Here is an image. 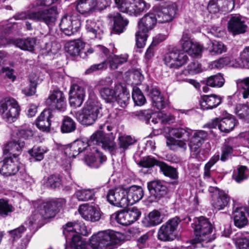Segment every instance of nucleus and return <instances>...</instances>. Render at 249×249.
<instances>
[{
    "label": "nucleus",
    "mask_w": 249,
    "mask_h": 249,
    "mask_svg": "<svg viewBox=\"0 0 249 249\" xmlns=\"http://www.w3.org/2000/svg\"><path fill=\"white\" fill-rule=\"evenodd\" d=\"M72 148L76 149L78 154L83 151H91L93 147L101 146L102 147L109 151H113L116 147L113 138L107 137L102 131H97L93 133L89 139L83 138L77 140L72 143Z\"/></svg>",
    "instance_id": "nucleus-1"
},
{
    "label": "nucleus",
    "mask_w": 249,
    "mask_h": 249,
    "mask_svg": "<svg viewBox=\"0 0 249 249\" xmlns=\"http://www.w3.org/2000/svg\"><path fill=\"white\" fill-rule=\"evenodd\" d=\"M192 227L196 235L195 238L193 240V243L196 244L204 242L207 243L214 239L215 237L210 236L213 226L208 218L203 216L195 217Z\"/></svg>",
    "instance_id": "nucleus-2"
},
{
    "label": "nucleus",
    "mask_w": 249,
    "mask_h": 249,
    "mask_svg": "<svg viewBox=\"0 0 249 249\" xmlns=\"http://www.w3.org/2000/svg\"><path fill=\"white\" fill-rule=\"evenodd\" d=\"M189 128H171L169 130V136L166 139V145L172 150L179 149L184 151L187 149V142L190 137Z\"/></svg>",
    "instance_id": "nucleus-3"
},
{
    "label": "nucleus",
    "mask_w": 249,
    "mask_h": 249,
    "mask_svg": "<svg viewBox=\"0 0 249 249\" xmlns=\"http://www.w3.org/2000/svg\"><path fill=\"white\" fill-rule=\"evenodd\" d=\"M120 241L114 231L106 230L93 235L89 240V244L93 249H113Z\"/></svg>",
    "instance_id": "nucleus-4"
},
{
    "label": "nucleus",
    "mask_w": 249,
    "mask_h": 249,
    "mask_svg": "<svg viewBox=\"0 0 249 249\" xmlns=\"http://www.w3.org/2000/svg\"><path fill=\"white\" fill-rule=\"evenodd\" d=\"M157 22L153 12L145 14L138 22V30L136 33V43L138 48H142L145 45L148 33L152 30Z\"/></svg>",
    "instance_id": "nucleus-5"
},
{
    "label": "nucleus",
    "mask_w": 249,
    "mask_h": 249,
    "mask_svg": "<svg viewBox=\"0 0 249 249\" xmlns=\"http://www.w3.org/2000/svg\"><path fill=\"white\" fill-rule=\"evenodd\" d=\"M37 204L38 209L33 215L36 216V220L54 217L65 206L66 200L61 198H53Z\"/></svg>",
    "instance_id": "nucleus-6"
},
{
    "label": "nucleus",
    "mask_w": 249,
    "mask_h": 249,
    "mask_svg": "<svg viewBox=\"0 0 249 249\" xmlns=\"http://www.w3.org/2000/svg\"><path fill=\"white\" fill-rule=\"evenodd\" d=\"M120 11L137 16L148 10L150 7L144 0H114Z\"/></svg>",
    "instance_id": "nucleus-7"
},
{
    "label": "nucleus",
    "mask_w": 249,
    "mask_h": 249,
    "mask_svg": "<svg viewBox=\"0 0 249 249\" xmlns=\"http://www.w3.org/2000/svg\"><path fill=\"white\" fill-rule=\"evenodd\" d=\"M111 2V0H78L76 10L85 16H89L105 9Z\"/></svg>",
    "instance_id": "nucleus-8"
},
{
    "label": "nucleus",
    "mask_w": 249,
    "mask_h": 249,
    "mask_svg": "<svg viewBox=\"0 0 249 249\" xmlns=\"http://www.w3.org/2000/svg\"><path fill=\"white\" fill-rule=\"evenodd\" d=\"M187 53L178 49L169 50L162 57L164 64L168 68L178 69L188 61Z\"/></svg>",
    "instance_id": "nucleus-9"
},
{
    "label": "nucleus",
    "mask_w": 249,
    "mask_h": 249,
    "mask_svg": "<svg viewBox=\"0 0 249 249\" xmlns=\"http://www.w3.org/2000/svg\"><path fill=\"white\" fill-rule=\"evenodd\" d=\"M80 25L79 16L77 12L75 11L65 15L59 24L61 31L68 36H71L77 32Z\"/></svg>",
    "instance_id": "nucleus-10"
},
{
    "label": "nucleus",
    "mask_w": 249,
    "mask_h": 249,
    "mask_svg": "<svg viewBox=\"0 0 249 249\" xmlns=\"http://www.w3.org/2000/svg\"><path fill=\"white\" fill-rule=\"evenodd\" d=\"M20 111L19 105L13 98H5L0 102V113L7 122H14Z\"/></svg>",
    "instance_id": "nucleus-11"
},
{
    "label": "nucleus",
    "mask_w": 249,
    "mask_h": 249,
    "mask_svg": "<svg viewBox=\"0 0 249 249\" xmlns=\"http://www.w3.org/2000/svg\"><path fill=\"white\" fill-rule=\"evenodd\" d=\"M208 134L203 130H195L193 133L189 143V147L192 153V156L198 160H203L205 156L200 149V147L206 140Z\"/></svg>",
    "instance_id": "nucleus-12"
},
{
    "label": "nucleus",
    "mask_w": 249,
    "mask_h": 249,
    "mask_svg": "<svg viewBox=\"0 0 249 249\" xmlns=\"http://www.w3.org/2000/svg\"><path fill=\"white\" fill-rule=\"evenodd\" d=\"M181 222L180 218L176 216L168 220L158 231V238L162 241H171L176 237V231Z\"/></svg>",
    "instance_id": "nucleus-13"
},
{
    "label": "nucleus",
    "mask_w": 249,
    "mask_h": 249,
    "mask_svg": "<svg viewBox=\"0 0 249 249\" xmlns=\"http://www.w3.org/2000/svg\"><path fill=\"white\" fill-rule=\"evenodd\" d=\"M100 108L94 103H87L82 112L77 115V119L83 125H91L97 119Z\"/></svg>",
    "instance_id": "nucleus-14"
},
{
    "label": "nucleus",
    "mask_w": 249,
    "mask_h": 249,
    "mask_svg": "<svg viewBox=\"0 0 249 249\" xmlns=\"http://www.w3.org/2000/svg\"><path fill=\"white\" fill-rule=\"evenodd\" d=\"M149 192L148 200L150 202H158L163 197L167 192L166 183L160 180H154L147 183Z\"/></svg>",
    "instance_id": "nucleus-15"
},
{
    "label": "nucleus",
    "mask_w": 249,
    "mask_h": 249,
    "mask_svg": "<svg viewBox=\"0 0 249 249\" xmlns=\"http://www.w3.org/2000/svg\"><path fill=\"white\" fill-rule=\"evenodd\" d=\"M141 212L136 207H133L127 211L116 213L111 215V219L124 226L130 225L139 219Z\"/></svg>",
    "instance_id": "nucleus-16"
},
{
    "label": "nucleus",
    "mask_w": 249,
    "mask_h": 249,
    "mask_svg": "<svg viewBox=\"0 0 249 249\" xmlns=\"http://www.w3.org/2000/svg\"><path fill=\"white\" fill-rule=\"evenodd\" d=\"M57 14V8L53 6L48 9L34 12L31 18L33 20L44 23L51 29L55 24Z\"/></svg>",
    "instance_id": "nucleus-17"
},
{
    "label": "nucleus",
    "mask_w": 249,
    "mask_h": 249,
    "mask_svg": "<svg viewBox=\"0 0 249 249\" xmlns=\"http://www.w3.org/2000/svg\"><path fill=\"white\" fill-rule=\"evenodd\" d=\"M125 189L119 187L108 190L107 194L108 202L115 206L124 208L128 206L127 199L125 198Z\"/></svg>",
    "instance_id": "nucleus-18"
},
{
    "label": "nucleus",
    "mask_w": 249,
    "mask_h": 249,
    "mask_svg": "<svg viewBox=\"0 0 249 249\" xmlns=\"http://www.w3.org/2000/svg\"><path fill=\"white\" fill-rule=\"evenodd\" d=\"M178 9L175 3H172L166 7L155 6L153 13L155 15L157 22L164 23L171 21L175 17Z\"/></svg>",
    "instance_id": "nucleus-19"
},
{
    "label": "nucleus",
    "mask_w": 249,
    "mask_h": 249,
    "mask_svg": "<svg viewBox=\"0 0 249 249\" xmlns=\"http://www.w3.org/2000/svg\"><path fill=\"white\" fill-rule=\"evenodd\" d=\"M46 102L53 109L60 111H64L66 108V98L63 92L60 90H53Z\"/></svg>",
    "instance_id": "nucleus-20"
},
{
    "label": "nucleus",
    "mask_w": 249,
    "mask_h": 249,
    "mask_svg": "<svg viewBox=\"0 0 249 249\" xmlns=\"http://www.w3.org/2000/svg\"><path fill=\"white\" fill-rule=\"evenodd\" d=\"M85 97V89L77 84H73L70 91L69 102L71 106L80 107L83 103Z\"/></svg>",
    "instance_id": "nucleus-21"
},
{
    "label": "nucleus",
    "mask_w": 249,
    "mask_h": 249,
    "mask_svg": "<svg viewBox=\"0 0 249 249\" xmlns=\"http://www.w3.org/2000/svg\"><path fill=\"white\" fill-rule=\"evenodd\" d=\"M78 211L81 216L87 221L95 222L98 221L101 218L99 210L87 204L80 205L78 208Z\"/></svg>",
    "instance_id": "nucleus-22"
},
{
    "label": "nucleus",
    "mask_w": 249,
    "mask_h": 249,
    "mask_svg": "<svg viewBox=\"0 0 249 249\" xmlns=\"http://www.w3.org/2000/svg\"><path fill=\"white\" fill-rule=\"evenodd\" d=\"M90 151L85 156V162L91 168H97L106 160V158L102 155L97 147H93Z\"/></svg>",
    "instance_id": "nucleus-23"
},
{
    "label": "nucleus",
    "mask_w": 249,
    "mask_h": 249,
    "mask_svg": "<svg viewBox=\"0 0 249 249\" xmlns=\"http://www.w3.org/2000/svg\"><path fill=\"white\" fill-rule=\"evenodd\" d=\"M238 146L237 139L236 138H229L225 139L221 147L220 160L226 161L232 155L234 149Z\"/></svg>",
    "instance_id": "nucleus-24"
},
{
    "label": "nucleus",
    "mask_w": 249,
    "mask_h": 249,
    "mask_svg": "<svg viewBox=\"0 0 249 249\" xmlns=\"http://www.w3.org/2000/svg\"><path fill=\"white\" fill-rule=\"evenodd\" d=\"M247 26L240 15L232 16L228 23V30L233 35L244 33Z\"/></svg>",
    "instance_id": "nucleus-25"
},
{
    "label": "nucleus",
    "mask_w": 249,
    "mask_h": 249,
    "mask_svg": "<svg viewBox=\"0 0 249 249\" xmlns=\"http://www.w3.org/2000/svg\"><path fill=\"white\" fill-rule=\"evenodd\" d=\"M107 18L110 21L113 22L114 30L119 34L124 32L129 22L127 19L124 18L118 12L109 13L107 15Z\"/></svg>",
    "instance_id": "nucleus-26"
},
{
    "label": "nucleus",
    "mask_w": 249,
    "mask_h": 249,
    "mask_svg": "<svg viewBox=\"0 0 249 249\" xmlns=\"http://www.w3.org/2000/svg\"><path fill=\"white\" fill-rule=\"evenodd\" d=\"M125 198L127 199L128 206L140 201L143 196L144 193L142 187L132 186L125 189Z\"/></svg>",
    "instance_id": "nucleus-27"
},
{
    "label": "nucleus",
    "mask_w": 249,
    "mask_h": 249,
    "mask_svg": "<svg viewBox=\"0 0 249 249\" xmlns=\"http://www.w3.org/2000/svg\"><path fill=\"white\" fill-rule=\"evenodd\" d=\"M24 145V142L20 140L9 142L3 147V153L5 155L9 154L10 156L12 155V158H18Z\"/></svg>",
    "instance_id": "nucleus-28"
},
{
    "label": "nucleus",
    "mask_w": 249,
    "mask_h": 249,
    "mask_svg": "<svg viewBox=\"0 0 249 249\" xmlns=\"http://www.w3.org/2000/svg\"><path fill=\"white\" fill-rule=\"evenodd\" d=\"M221 103V98L216 94L203 95L200 101L201 107L203 110L213 109Z\"/></svg>",
    "instance_id": "nucleus-29"
},
{
    "label": "nucleus",
    "mask_w": 249,
    "mask_h": 249,
    "mask_svg": "<svg viewBox=\"0 0 249 249\" xmlns=\"http://www.w3.org/2000/svg\"><path fill=\"white\" fill-rule=\"evenodd\" d=\"M117 141L118 148H117L116 146L115 149L113 151H110V152H116L118 150L120 153H124L130 146L134 145L137 142V140L135 137L127 135L119 136ZM115 144L116 145L115 143Z\"/></svg>",
    "instance_id": "nucleus-30"
},
{
    "label": "nucleus",
    "mask_w": 249,
    "mask_h": 249,
    "mask_svg": "<svg viewBox=\"0 0 249 249\" xmlns=\"http://www.w3.org/2000/svg\"><path fill=\"white\" fill-rule=\"evenodd\" d=\"M19 170L18 158L12 156L5 159L4 166L3 168V175L10 176L16 175Z\"/></svg>",
    "instance_id": "nucleus-31"
},
{
    "label": "nucleus",
    "mask_w": 249,
    "mask_h": 249,
    "mask_svg": "<svg viewBox=\"0 0 249 249\" xmlns=\"http://www.w3.org/2000/svg\"><path fill=\"white\" fill-rule=\"evenodd\" d=\"M52 117V114L50 110L43 111L36 120L37 127L43 131H49L51 125L50 119Z\"/></svg>",
    "instance_id": "nucleus-32"
},
{
    "label": "nucleus",
    "mask_w": 249,
    "mask_h": 249,
    "mask_svg": "<svg viewBox=\"0 0 249 249\" xmlns=\"http://www.w3.org/2000/svg\"><path fill=\"white\" fill-rule=\"evenodd\" d=\"M247 209L245 207H236L234 208L233 217L234 225L238 228H243L245 226L248 222L246 215Z\"/></svg>",
    "instance_id": "nucleus-33"
},
{
    "label": "nucleus",
    "mask_w": 249,
    "mask_h": 249,
    "mask_svg": "<svg viewBox=\"0 0 249 249\" xmlns=\"http://www.w3.org/2000/svg\"><path fill=\"white\" fill-rule=\"evenodd\" d=\"M230 197L224 191L219 192L215 196H213L212 205L218 211L224 209L229 204Z\"/></svg>",
    "instance_id": "nucleus-34"
},
{
    "label": "nucleus",
    "mask_w": 249,
    "mask_h": 249,
    "mask_svg": "<svg viewBox=\"0 0 249 249\" xmlns=\"http://www.w3.org/2000/svg\"><path fill=\"white\" fill-rule=\"evenodd\" d=\"M103 26L101 22H94L91 20H87L86 24V29L88 32L92 34V37L101 39L103 34Z\"/></svg>",
    "instance_id": "nucleus-35"
},
{
    "label": "nucleus",
    "mask_w": 249,
    "mask_h": 249,
    "mask_svg": "<svg viewBox=\"0 0 249 249\" xmlns=\"http://www.w3.org/2000/svg\"><path fill=\"white\" fill-rule=\"evenodd\" d=\"M12 43L21 50L32 52L34 50L36 40L33 37L18 38L12 40Z\"/></svg>",
    "instance_id": "nucleus-36"
},
{
    "label": "nucleus",
    "mask_w": 249,
    "mask_h": 249,
    "mask_svg": "<svg viewBox=\"0 0 249 249\" xmlns=\"http://www.w3.org/2000/svg\"><path fill=\"white\" fill-rule=\"evenodd\" d=\"M85 47V43L80 40L71 41L66 44L65 49L67 52L71 56H76L82 53V50Z\"/></svg>",
    "instance_id": "nucleus-37"
},
{
    "label": "nucleus",
    "mask_w": 249,
    "mask_h": 249,
    "mask_svg": "<svg viewBox=\"0 0 249 249\" xmlns=\"http://www.w3.org/2000/svg\"><path fill=\"white\" fill-rule=\"evenodd\" d=\"M107 57L110 68L113 70L117 69L119 66L126 62L128 59V55L127 54L114 55L110 54L109 52Z\"/></svg>",
    "instance_id": "nucleus-38"
},
{
    "label": "nucleus",
    "mask_w": 249,
    "mask_h": 249,
    "mask_svg": "<svg viewBox=\"0 0 249 249\" xmlns=\"http://www.w3.org/2000/svg\"><path fill=\"white\" fill-rule=\"evenodd\" d=\"M149 96L152 100L153 106L158 109L160 110L165 107V102L159 89H152Z\"/></svg>",
    "instance_id": "nucleus-39"
},
{
    "label": "nucleus",
    "mask_w": 249,
    "mask_h": 249,
    "mask_svg": "<svg viewBox=\"0 0 249 249\" xmlns=\"http://www.w3.org/2000/svg\"><path fill=\"white\" fill-rule=\"evenodd\" d=\"M235 125V120L231 116H228L220 120L218 128L221 131L229 133Z\"/></svg>",
    "instance_id": "nucleus-40"
},
{
    "label": "nucleus",
    "mask_w": 249,
    "mask_h": 249,
    "mask_svg": "<svg viewBox=\"0 0 249 249\" xmlns=\"http://www.w3.org/2000/svg\"><path fill=\"white\" fill-rule=\"evenodd\" d=\"M235 243L238 249H249V232H238L235 235Z\"/></svg>",
    "instance_id": "nucleus-41"
},
{
    "label": "nucleus",
    "mask_w": 249,
    "mask_h": 249,
    "mask_svg": "<svg viewBox=\"0 0 249 249\" xmlns=\"http://www.w3.org/2000/svg\"><path fill=\"white\" fill-rule=\"evenodd\" d=\"M207 45L206 50L211 55L221 54L226 51V46L221 42L210 41Z\"/></svg>",
    "instance_id": "nucleus-42"
},
{
    "label": "nucleus",
    "mask_w": 249,
    "mask_h": 249,
    "mask_svg": "<svg viewBox=\"0 0 249 249\" xmlns=\"http://www.w3.org/2000/svg\"><path fill=\"white\" fill-rule=\"evenodd\" d=\"M117 91L109 88H103L100 89L102 98L107 103H113L116 100Z\"/></svg>",
    "instance_id": "nucleus-43"
},
{
    "label": "nucleus",
    "mask_w": 249,
    "mask_h": 249,
    "mask_svg": "<svg viewBox=\"0 0 249 249\" xmlns=\"http://www.w3.org/2000/svg\"><path fill=\"white\" fill-rule=\"evenodd\" d=\"M237 87L242 94L244 99L249 97V77L239 79L236 81Z\"/></svg>",
    "instance_id": "nucleus-44"
},
{
    "label": "nucleus",
    "mask_w": 249,
    "mask_h": 249,
    "mask_svg": "<svg viewBox=\"0 0 249 249\" xmlns=\"http://www.w3.org/2000/svg\"><path fill=\"white\" fill-rule=\"evenodd\" d=\"M237 87L242 94L244 99L249 97V77L239 79L236 81Z\"/></svg>",
    "instance_id": "nucleus-45"
},
{
    "label": "nucleus",
    "mask_w": 249,
    "mask_h": 249,
    "mask_svg": "<svg viewBox=\"0 0 249 249\" xmlns=\"http://www.w3.org/2000/svg\"><path fill=\"white\" fill-rule=\"evenodd\" d=\"M94 52L97 54H104L106 56H107L109 53V50L105 46L98 45L94 48H89L86 52H83L82 51V53H80V56L81 58H86L89 54H91Z\"/></svg>",
    "instance_id": "nucleus-46"
},
{
    "label": "nucleus",
    "mask_w": 249,
    "mask_h": 249,
    "mask_svg": "<svg viewBox=\"0 0 249 249\" xmlns=\"http://www.w3.org/2000/svg\"><path fill=\"white\" fill-rule=\"evenodd\" d=\"M161 221L160 213L157 210L150 212L147 217L145 219L146 226L147 227L156 226L160 224Z\"/></svg>",
    "instance_id": "nucleus-47"
},
{
    "label": "nucleus",
    "mask_w": 249,
    "mask_h": 249,
    "mask_svg": "<svg viewBox=\"0 0 249 249\" xmlns=\"http://www.w3.org/2000/svg\"><path fill=\"white\" fill-rule=\"evenodd\" d=\"M159 164L160 170L163 173L164 176L173 179L178 178V172L175 168L168 165L162 161L159 163Z\"/></svg>",
    "instance_id": "nucleus-48"
},
{
    "label": "nucleus",
    "mask_w": 249,
    "mask_h": 249,
    "mask_svg": "<svg viewBox=\"0 0 249 249\" xmlns=\"http://www.w3.org/2000/svg\"><path fill=\"white\" fill-rule=\"evenodd\" d=\"M76 129V123L71 117L65 116L62 121L61 126V132L64 133H71Z\"/></svg>",
    "instance_id": "nucleus-49"
},
{
    "label": "nucleus",
    "mask_w": 249,
    "mask_h": 249,
    "mask_svg": "<svg viewBox=\"0 0 249 249\" xmlns=\"http://www.w3.org/2000/svg\"><path fill=\"white\" fill-rule=\"evenodd\" d=\"M71 236V238L68 239V240L71 241V247L66 248V249H85L86 248V244L82 240L79 234L76 233Z\"/></svg>",
    "instance_id": "nucleus-50"
},
{
    "label": "nucleus",
    "mask_w": 249,
    "mask_h": 249,
    "mask_svg": "<svg viewBox=\"0 0 249 249\" xmlns=\"http://www.w3.org/2000/svg\"><path fill=\"white\" fill-rule=\"evenodd\" d=\"M76 196L80 201H88L93 198L95 195L94 189H83L76 191Z\"/></svg>",
    "instance_id": "nucleus-51"
},
{
    "label": "nucleus",
    "mask_w": 249,
    "mask_h": 249,
    "mask_svg": "<svg viewBox=\"0 0 249 249\" xmlns=\"http://www.w3.org/2000/svg\"><path fill=\"white\" fill-rule=\"evenodd\" d=\"M249 171L244 166H241L236 172H235L232 176L233 178L238 183H240L248 178Z\"/></svg>",
    "instance_id": "nucleus-52"
},
{
    "label": "nucleus",
    "mask_w": 249,
    "mask_h": 249,
    "mask_svg": "<svg viewBox=\"0 0 249 249\" xmlns=\"http://www.w3.org/2000/svg\"><path fill=\"white\" fill-rule=\"evenodd\" d=\"M29 79L30 82V85L22 89V92L26 96H32L35 94L36 88L37 85V78L36 76L34 77L33 75H30Z\"/></svg>",
    "instance_id": "nucleus-53"
},
{
    "label": "nucleus",
    "mask_w": 249,
    "mask_h": 249,
    "mask_svg": "<svg viewBox=\"0 0 249 249\" xmlns=\"http://www.w3.org/2000/svg\"><path fill=\"white\" fill-rule=\"evenodd\" d=\"M224 83V79L220 74L213 75L207 78L206 84L212 87H221Z\"/></svg>",
    "instance_id": "nucleus-54"
},
{
    "label": "nucleus",
    "mask_w": 249,
    "mask_h": 249,
    "mask_svg": "<svg viewBox=\"0 0 249 249\" xmlns=\"http://www.w3.org/2000/svg\"><path fill=\"white\" fill-rule=\"evenodd\" d=\"M62 177L58 174H53L49 176L46 182V185L51 188L59 187L62 185Z\"/></svg>",
    "instance_id": "nucleus-55"
},
{
    "label": "nucleus",
    "mask_w": 249,
    "mask_h": 249,
    "mask_svg": "<svg viewBox=\"0 0 249 249\" xmlns=\"http://www.w3.org/2000/svg\"><path fill=\"white\" fill-rule=\"evenodd\" d=\"M132 97L135 105L142 106L144 104L146 99L141 90L138 87H134L132 93Z\"/></svg>",
    "instance_id": "nucleus-56"
},
{
    "label": "nucleus",
    "mask_w": 249,
    "mask_h": 249,
    "mask_svg": "<svg viewBox=\"0 0 249 249\" xmlns=\"http://www.w3.org/2000/svg\"><path fill=\"white\" fill-rule=\"evenodd\" d=\"M47 151V149L46 148L34 146L32 149L29 150V153L36 160L40 161L43 159L44 154Z\"/></svg>",
    "instance_id": "nucleus-57"
},
{
    "label": "nucleus",
    "mask_w": 249,
    "mask_h": 249,
    "mask_svg": "<svg viewBox=\"0 0 249 249\" xmlns=\"http://www.w3.org/2000/svg\"><path fill=\"white\" fill-rule=\"evenodd\" d=\"M236 113L240 118L249 121V106L244 104L237 105Z\"/></svg>",
    "instance_id": "nucleus-58"
},
{
    "label": "nucleus",
    "mask_w": 249,
    "mask_h": 249,
    "mask_svg": "<svg viewBox=\"0 0 249 249\" xmlns=\"http://www.w3.org/2000/svg\"><path fill=\"white\" fill-rule=\"evenodd\" d=\"M193 43V40L191 38L190 35L187 33L184 32L179 41L180 45L182 49L184 51L188 52L190 49Z\"/></svg>",
    "instance_id": "nucleus-59"
},
{
    "label": "nucleus",
    "mask_w": 249,
    "mask_h": 249,
    "mask_svg": "<svg viewBox=\"0 0 249 249\" xmlns=\"http://www.w3.org/2000/svg\"><path fill=\"white\" fill-rule=\"evenodd\" d=\"M130 95L126 90H123L122 92L117 93L116 100L118 104L123 107H125L128 104Z\"/></svg>",
    "instance_id": "nucleus-60"
},
{
    "label": "nucleus",
    "mask_w": 249,
    "mask_h": 249,
    "mask_svg": "<svg viewBox=\"0 0 249 249\" xmlns=\"http://www.w3.org/2000/svg\"><path fill=\"white\" fill-rule=\"evenodd\" d=\"M160 161L157 160L151 156L143 157L140 161L139 164L143 167L149 168L157 165L159 166V163Z\"/></svg>",
    "instance_id": "nucleus-61"
},
{
    "label": "nucleus",
    "mask_w": 249,
    "mask_h": 249,
    "mask_svg": "<svg viewBox=\"0 0 249 249\" xmlns=\"http://www.w3.org/2000/svg\"><path fill=\"white\" fill-rule=\"evenodd\" d=\"M75 223L68 222L64 227L63 232L67 241H68V239L71 238V236H73V235L76 233V230H75Z\"/></svg>",
    "instance_id": "nucleus-62"
},
{
    "label": "nucleus",
    "mask_w": 249,
    "mask_h": 249,
    "mask_svg": "<svg viewBox=\"0 0 249 249\" xmlns=\"http://www.w3.org/2000/svg\"><path fill=\"white\" fill-rule=\"evenodd\" d=\"M152 111L150 109L142 110L137 111L135 113V115L138 118L144 121L145 123L148 124L149 123V120L152 117Z\"/></svg>",
    "instance_id": "nucleus-63"
},
{
    "label": "nucleus",
    "mask_w": 249,
    "mask_h": 249,
    "mask_svg": "<svg viewBox=\"0 0 249 249\" xmlns=\"http://www.w3.org/2000/svg\"><path fill=\"white\" fill-rule=\"evenodd\" d=\"M13 211V207L8 203L7 200L4 199H0V215L6 216L9 213Z\"/></svg>",
    "instance_id": "nucleus-64"
}]
</instances>
